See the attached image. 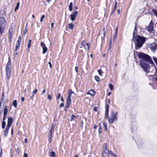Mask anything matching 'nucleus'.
<instances>
[{"label": "nucleus", "instance_id": "nucleus-1", "mask_svg": "<svg viewBox=\"0 0 157 157\" xmlns=\"http://www.w3.org/2000/svg\"><path fill=\"white\" fill-rule=\"evenodd\" d=\"M138 58L141 59L140 60H144L145 62H148L149 63L151 64L152 67L155 65L151 58L148 55L140 52L138 54Z\"/></svg>", "mask_w": 157, "mask_h": 157}, {"label": "nucleus", "instance_id": "nucleus-2", "mask_svg": "<svg viewBox=\"0 0 157 157\" xmlns=\"http://www.w3.org/2000/svg\"><path fill=\"white\" fill-rule=\"evenodd\" d=\"M146 40V38L144 36L138 35L136 38V42L135 43V48L137 50L140 48Z\"/></svg>", "mask_w": 157, "mask_h": 157}, {"label": "nucleus", "instance_id": "nucleus-3", "mask_svg": "<svg viewBox=\"0 0 157 157\" xmlns=\"http://www.w3.org/2000/svg\"><path fill=\"white\" fill-rule=\"evenodd\" d=\"M144 60H140V64L141 67L147 74L150 72L151 67Z\"/></svg>", "mask_w": 157, "mask_h": 157}, {"label": "nucleus", "instance_id": "nucleus-4", "mask_svg": "<svg viewBox=\"0 0 157 157\" xmlns=\"http://www.w3.org/2000/svg\"><path fill=\"white\" fill-rule=\"evenodd\" d=\"M13 123V118L11 117H9L8 119V122L7 124L6 128L4 131V136L6 137L8 133L9 130L10 128L12 125Z\"/></svg>", "mask_w": 157, "mask_h": 157}, {"label": "nucleus", "instance_id": "nucleus-5", "mask_svg": "<svg viewBox=\"0 0 157 157\" xmlns=\"http://www.w3.org/2000/svg\"><path fill=\"white\" fill-rule=\"evenodd\" d=\"M6 21L3 17H0V33L2 34L6 26Z\"/></svg>", "mask_w": 157, "mask_h": 157}, {"label": "nucleus", "instance_id": "nucleus-6", "mask_svg": "<svg viewBox=\"0 0 157 157\" xmlns=\"http://www.w3.org/2000/svg\"><path fill=\"white\" fill-rule=\"evenodd\" d=\"M111 117L109 118L108 116V117H106L107 119H108L109 122L111 124L114 121H116L117 120L118 118L117 117V115L115 114V113L113 110H112L111 111L110 114Z\"/></svg>", "mask_w": 157, "mask_h": 157}, {"label": "nucleus", "instance_id": "nucleus-7", "mask_svg": "<svg viewBox=\"0 0 157 157\" xmlns=\"http://www.w3.org/2000/svg\"><path fill=\"white\" fill-rule=\"evenodd\" d=\"M11 66L10 63L9 61L7 63L6 67V78L9 79L11 76Z\"/></svg>", "mask_w": 157, "mask_h": 157}, {"label": "nucleus", "instance_id": "nucleus-8", "mask_svg": "<svg viewBox=\"0 0 157 157\" xmlns=\"http://www.w3.org/2000/svg\"><path fill=\"white\" fill-rule=\"evenodd\" d=\"M78 12L77 11H75L74 12L72 13L70 15L71 20L72 21H74L75 19V18L77 16Z\"/></svg>", "mask_w": 157, "mask_h": 157}, {"label": "nucleus", "instance_id": "nucleus-9", "mask_svg": "<svg viewBox=\"0 0 157 157\" xmlns=\"http://www.w3.org/2000/svg\"><path fill=\"white\" fill-rule=\"evenodd\" d=\"M146 29L150 33L153 30V24L151 21L148 26L146 28Z\"/></svg>", "mask_w": 157, "mask_h": 157}, {"label": "nucleus", "instance_id": "nucleus-10", "mask_svg": "<svg viewBox=\"0 0 157 157\" xmlns=\"http://www.w3.org/2000/svg\"><path fill=\"white\" fill-rule=\"evenodd\" d=\"M150 48L152 51L154 52L157 49V44L153 43L150 45Z\"/></svg>", "mask_w": 157, "mask_h": 157}, {"label": "nucleus", "instance_id": "nucleus-11", "mask_svg": "<svg viewBox=\"0 0 157 157\" xmlns=\"http://www.w3.org/2000/svg\"><path fill=\"white\" fill-rule=\"evenodd\" d=\"M40 45L43 49L42 53L43 54H45L47 51V48L43 42H41Z\"/></svg>", "mask_w": 157, "mask_h": 157}, {"label": "nucleus", "instance_id": "nucleus-12", "mask_svg": "<svg viewBox=\"0 0 157 157\" xmlns=\"http://www.w3.org/2000/svg\"><path fill=\"white\" fill-rule=\"evenodd\" d=\"M109 104H106L105 105V117H108L109 112Z\"/></svg>", "mask_w": 157, "mask_h": 157}, {"label": "nucleus", "instance_id": "nucleus-13", "mask_svg": "<svg viewBox=\"0 0 157 157\" xmlns=\"http://www.w3.org/2000/svg\"><path fill=\"white\" fill-rule=\"evenodd\" d=\"M109 151H104L102 154L103 157H109Z\"/></svg>", "mask_w": 157, "mask_h": 157}, {"label": "nucleus", "instance_id": "nucleus-14", "mask_svg": "<svg viewBox=\"0 0 157 157\" xmlns=\"http://www.w3.org/2000/svg\"><path fill=\"white\" fill-rule=\"evenodd\" d=\"M95 94V91L93 90H90V91L88 92L87 94H90L92 96H94Z\"/></svg>", "mask_w": 157, "mask_h": 157}, {"label": "nucleus", "instance_id": "nucleus-15", "mask_svg": "<svg viewBox=\"0 0 157 157\" xmlns=\"http://www.w3.org/2000/svg\"><path fill=\"white\" fill-rule=\"evenodd\" d=\"M71 102H67L66 101V107H65L64 110L65 111H67L68 109V108L69 107V105Z\"/></svg>", "mask_w": 157, "mask_h": 157}, {"label": "nucleus", "instance_id": "nucleus-16", "mask_svg": "<svg viewBox=\"0 0 157 157\" xmlns=\"http://www.w3.org/2000/svg\"><path fill=\"white\" fill-rule=\"evenodd\" d=\"M68 96L67 99V102H71V94L70 93H68Z\"/></svg>", "mask_w": 157, "mask_h": 157}, {"label": "nucleus", "instance_id": "nucleus-17", "mask_svg": "<svg viewBox=\"0 0 157 157\" xmlns=\"http://www.w3.org/2000/svg\"><path fill=\"white\" fill-rule=\"evenodd\" d=\"M90 44L89 43H87L86 45L84 48L86 50H89L90 49Z\"/></svg>", "mask_w": 157, "mask_h": 157}, {"label": "nucleus", "instance_id": "nucleus-18", "mask_svg": "<svg viewBox=\"0 0 157 157\" xmlns=\"http://www.w3.org/2000/svg\"><path fill=\"white\" fill-rule=\"evenodd\" d=\"M49 155L50 157L52 156L53 157H55L56 156V153L55 152H54V151H52L51 152H49Z\"/></svg>", "mask_w": 157, "mask_h": 157}, {"label": "nucleus", "instance_id": "nucleus-19", "mask_svg": "<svg viewBox=\"0 0 157 157\" xmlns=\"http://www.w3.org/2000/svg\"><path fill=\"white\" fill-rule=\"evenodd\" d=\"M7 112H8V109L7 108V107L6 106L4 109L3 115L6 116V115L7 114Z\"/></svg>", "mask_w": 157, "mask_h": 157}, {"label": "nucleus", "instance_id": "nucleus-20", "mask_svg": "<svg viewBox=\"0 0 157 157\" xmlns=\"http://www.w3.org/2000/svg\"><path fill=\"white\" fill-rule=\"evenodd\" d=\"M72 6H73V3L72 2H71L70 3L69 5L68 6L69 10L70 11H71L72 10Z\"/></svg>", "mask_w": 157, "mask_h": 157}, {"label": "nucleus", "instance_id": "nucleus-21", "mask_svg": "<svg viewBox=\"0 0 157 157\" xmlns=\"http://www.w3.org/2000/svg\"><path fill=\"white\" fill-rule=\"evenodd\" d=\"M103 149L104 150V151H106V150H109L107 149V144L106 143H105L103 146Z\"/></svg>", "mask_w": 157, "mask_h": 157}, {"label": "nucleus", "instance_id": "nucleus-22", "mask_svg": "<svg viewBox=\"0 0 157 157\" xmlns=\"http://www.w3.org/2000/svg\"><path fill=\"white\" fill-rule=\"evenodd\" d=\"M105 28L104 27L103 29V36H101V39L102 40L104 39L105 37Z\"/></svg>", "mask_w": 157, "mask_h": 157}, {"label": "nucleus", "instance_id": "nucleus-23", "mask_svg": "<svg viewBox=\"0 0 157 157\" xmlns=\"http://www.w3.org/2000/svg\"><path fill=\"white\" fill-rule=\"evenodd\" d=\"M77 118V117L74 115H72L70 117V121H72L74 120L75 118Z\"/></svg>", "mask_w": 157, "mask_h": 157}, {"label": "nucleus", "instance_id": "nucleus-24", "mask_svg": "<svg viewBox=\"0 0 157 157\" xmlns=\"http://www.w3.org/2000/svg\"><path fill=\"white\" fill-rule=\"evenodd\" d=\"M31 41H32V40L31 39H30L29 40V43H28V45H27V47H28V49H29L30 48L32 45Z\"/></svg>", "mask_w": 157, "mask_h": 157}, {"label": "nucleus", "instance_id": "nucleus-25", "mask_svg": "<svg viewBox=\"0 0 157 157\" xmlns=\"http://www.w3.org/2000/svg\"><path fill=\"white\" fill-rule=\"evenodd\" d=\"M137 27L136 25L134 28V30L133 33V35H135V34L137 33Z\"/></svg>", "mask_w": 157, "mask_h": 157}, {"label": "nucleus", "instance_id": "nucleus-26", "mask_svg": "<svg viewBox=\"0 0 157 157\" xmlns=\"http://www.w3.org/2000/svg\"><path fill=\"white\" fill-rule=\"evenodd\" d=\"M53 127V125H52L51 126V129L48 135H52V134L53 133V131H52Z\"/></svg>", "mask_w": 157, "mask_h": 157}, {"label": "nucleus", "instance_id": "nucleus-27", "mask_svg": "<svg viewBox=\"0 0 157 157\" xmlns=\"http://www.w3.org/2000/svg\"><path fill=\"white\" fill-rule=\"evenodd\" d=\"M117 2H115V4H114V8L113 10V11L112 13H111V15L116 10V8H117Z\"/></svg>", "mask_w": 157, "mask_h": 157}, {"label": "nucleus", "instance_id": "nucleus-28", "mask_svg": "<svg viewBox=\"0 0 157 157\" xmlns=\"http://www.w3.org/2000/svg\"><path fill=\"white\" fill-rule=\"evenodd\" d=\"M6 125V123L5 121H2V129L5 128Z\"/></svg>", "mask_w": 157, "mask_h": 157}, {"label": "nucleus", "instance_id": "nucleus-29", "mask_svg": "<svg viewBox=\"0 0 157 157\" xmlns=\"http://www.w3.org/2000/svg\"><path fill=\"white\" fill-rule=\"evenodd\" d=\"M20 5V3L19 2H17V4L15 8L14 9V11L15 12L17 10L19 7Z\"/></svg>", "mask_w": 157, "mask_h": 157}, {"label": "nucleus", "instance_id": "nucleus-30", "mask_svg": "<svg viewBox=\"0 0 157 157\" xmlns=\"http://www.w3.org/2000/svg\"><path fill=\"white\" fill-rule=\"evenodd\" d=\"M68 28L70 29H72L74 28V25L72 23L68 24Z\"/></svg>", "mask_w": 157, "mask_h": 157}, {"label": "nucleus", "instance_id": "nucleus-31", "mask_svg": "<svg viewBox=\"0 0 157 157\" xmlns=\"http://www.w3.org/2000/svg\"><path fill=\"white\" fill-rule=\"evenodd\" d=\"M20 43H17H17L16 44V49L15 50V51H17L18 49L20 47Z\"/></svg>", "mask_w": 157, "mask_h": 157}, {"label": "nucleus", "instance_id": "nucleus-32", "mask_svg": "<svg viewBox=\"0 0 157 157\" xmlns=\"http://www.w3.org/2000/svg\"><path fill=\"white\" fill-rule=\"evenodd\" d=\"M109 87L111 90H114V86L111 84H109Z\"/></svg>", "mask_w": 157, "mask_h": 157}, {"label": "nucleus", "instance_id": "nucleus-33", "mask_svg": "<svg viewBox=\"0 0 157 157\" xmlns=\"http://www.w3.org/2000/svg\"><path fill=\"white\" fill-rule=\"evenodd\" d=\"M13 105L15 108H16L17 107V103L16 100H15L14 101L13 103Z\"/></svg>", "mask_w": 157, "mask_h": 157}, {"label": "nucleus", "instance_id": "nucleus-34", "mask_svg": "<svg viewBox=\"0 0 157 157\" xmlns=\"http://www.w3.org/2000/svg\"><path fill=\"white\" fill-rule=\"evenodd\" d=\"M102 132V130L101 128V126L100 124H99V127L98 129V132L99 133H101Z\"/></svg>", "mask_w": 157, "mask_h": 157}, {"label": "nucleus", "instance_id": "nucleus-35", "mask_svg": "<svg viewBox=\"0 0 157 157\" xmlns=\"http://www.w3.org/2000/svg\"><path fill=\"white\" fill-rule=\"evenodd\" d=\"M109 154H110V155H112L114 156L115 157H117L116 155L113 153L112 151H109Z\"/></svg>", "mask_w": 157, "mask_h": 157}, {"label": "nucleus", "instance_id": "nucleus-36", "mask_svg": "<svg viewBox=\"0 0 157 157\" xmlns=\"http://www.w3.org/2000/svg\"><path fill=\"white\" fill-rule=\"evenodd\" d=\"M52 136V135H48V140L49 143L51 142V141Z\"/></svg>", "mask_w": 157, "mask_h": 157}, {"label": "nucleus", "instance_id": "nucleus-37", "mask_svg": "<svg viewBox=\"0 0 157 157\" xmlns=\"http://www.w3.org/2000/svg\"><path fill=\"white\" fill-rule=\"evenodd\" d=\"M103 126L105 128V130H107V123H104L103 124Z\"/></svg>", "mask_w": 157, "mask_h": 157}, {"label": "nucleus", "instance_id": "nucleus-38", "mask_svg": "<svg viewBox=\"0 0 157 157\" xmlns=\"http://www.w3.org/2000/svg\"><path fill=\"white\" fill-rule=\"evenodd\" d=\"M87 43L86 42V41H83L81 43V45H82L83 47H84L87 44Z\"/></svg>", "mask_w": 157, "mask_h": 157}, {"label": "nucleus", "instance_id": "nucleus-39", "mask_svg": "<svg viewBox=\"0 0 157 157\" xmlns=\"http://www.w3.org/2000/svg\"><path fill=\"white\" fill-rule=\"evenodd\" d=\"M94 78L95 80L97 82H99L100 81V78L98 76H95Z\"/></svg>", "mask_w": 157, "mask_h": 157}, {"label": "nucleus", "instance_id": "nucleus-40", "mask_svg": "<svg viewBox=\"0 0 157 157\" xmlns=\"http://www.w3.org/2000/svg\"><path fill=\"white\" fill-rule=\"evenodd\" d=\"M152 12L157 17V10L155 9H153Z\"/></svg>", "mask_w": 157, "mask_h": 157}, {"label": "nucleus", "instance_id": "nucleus-41", "mask_svg": "<svg viewBox=\"0 0 157 157\" xmlns=\"http://www.w3.org/2000/svg\"><path fill=\"white\" fill-rule=\"evenodd\" d=\"M13 27L11 26L9 30V33H12L13 32Z\"/></svg>", "mask_w": 157, "mask_h": 157}, {"label": "nucleus", "instance_id": "nucleus-42", "mask_svg": "<svg viewBox=\"0 0 157 157\" xmlns=\"http://www.w3.org/2000/svg\"><path fill=\"white\" fill-rule=\"evenodd\" d=\"M45 17V16L44 15H42V16H41L40 19V21L41 22H42L43 21V20Z\"/></svg>", "mask_w": 157, "mask_h": 157}, {"label": "nucleus", "instance_id": "nucleus-43", "mask_svg": "<svg viewBox=\"0 0 157 157\" xmlns=\"http://www.w3.org/2000/svg\"><path fill=\"white\" fill-rule=\"evenodd\" d=\"M117 34V32L115 31V34L114 36V40L116 38Z\"/></svg>", "mask_w": 157, "mask_h": 157}, {"label": "nucleus", "instance_id": "nucleus-44", "mask_svg": "<svg viewBox=\"0 0 157 157\" xmlns=\"http://www.w3.org/2000/svg\"><path fill=\"white\" fill-rule=\"evenodd\" d=\"M28 24L27 23L26 27H25V29L24 30V34H25L27 32V26Z\"/></svg>", "mask_w": 157, "mask_h": 157}, {"label": "nucleus", "instance_id": "nucleus-45", "mask_svg": "<svg viewBox=\"0 0 157 157\" xmlns=\"http://www.w3.org/2000/svg\"><path fill=\"white\" fill-rule=\"evenodd\" d=\"M37 89H36L35 90L33 91V96L37 92Z\"/></svg>", "mask_w": 157, "mask_h": 157}, {"label": "nucleus", "instance_id": "nucleus-46", "mask_svg": "<svg viewBox=\"0 0 157 157\" xmlns=\"http://www.w3.org/2000/svg\"><path fill=\"white\" fill-rule=\"evenodd\" d=\"M68 93H70L71 94H75L74 92L71 90H68Z\"/></svg>", "mask_w": 157, "mask_h": 157}, {"label": "nucleus", "instance_id": "nucleus-47", "mask_svg": "<svg viewBox=\"0 0 157 157\" xmlns=\"http://www.w3.org/2000/svg\"><path fill=\"white\" fill-rule=\"evenodd\" d=\"M98 73L99 75H101V69H99L98 71Z\"/></svg>", "mask_w": 157, "mask_h": 157}, {"label": "nucleus", "instance_id": "nucleus-48", "mask_svg": "<svg viewBox=\"0 0 157 157\" xmlns=\"http://www.w3.org/2000/svg\"><path fill=\"white\" fill-rule=\"evenodd\" d=\"M21 37L20 36H19V39H18V40L17 41V42L21 43Z\"/></svg>", "mask_w": 157, "mask_h": 157}, {"label": "nucleus", "instance_id": "nucleus-49", "mask_svg": "<svg viewBox=\"0 0 157 157\" xmlns=\"http://www.w3.org/2000/svg\"><path fill=\"white\" fill-rule=\"evenodd\" d=\"M19 148L18 147L17 149L16 150V153L18 154L19 155Z\"/></svg>", "mask_w": 157, "mask_h": 157}, {"label": "nucleus", "instance_id": "nucleus-50", "mask_svg": "<svg viewBox=\"0 0 157 157\" xmlns=\"http://www.w3.org/2000/svg\"><path fill=\"white\" fill-rule=\"evenodd\" d=\"M48 98L49 100H50L51 99V97L50 94H49L48 95Z\"/></svg>", "mask_w": 157, "mask_h": 157}, {"label": "nucleus", "instance_id": "nucleus-51", "mask_svg": "<svg viewBox=\"0 0 157 157\" xmlns=\"http://www.w3.org/2000/svg\"><path fill=\"white\" fill-rule=\"evenodd\" d=\"M60 94L59 93L56 97V99H59L60 98Z\"/></svg>", "mask_w": 157, "mask_h": 157}, {"label": "nucleus", "instance_id": "nucleus-52", "mask_svg": "<svg viewBox=\"0 0 157 157\" xmlns=\"http://www.w3.org/2000/svg\"><path fill=\"white\" fill-rule=\"evenodd\" d=\"M78 67L77 66H76L75 67V71L76 72H78Z\"/></svg>", "mask_w": 157, "mask_h": 157}, {"label": "nucleus", "instance_id": "nucleus-53", "mask_svg": "<svg viewBox=\"0 0 157 157\" xmlns=\"http://www.w3.org/2000/svg\"><path fill=\"white\" fill-rule=\"evenodd\" d=\"M9 39H10L12 37V33H9Z\"/></svg>", "mask_w": 157, "mask_h": 157}, {"label": "nucleus", "instance_id": "nucleus-54", "mask_svg": "<svg viewBox=\"0 0 157 157\" xmlns=\"http://www.w3.org/2000/svg\"><path fill=\"white\" fill-rule=\"evenodd\" d=\"M64 105V103H62L60 104L59 107H63Z\"/></svg>", "mask_w": 157, "mask_h": 157}, {"label": "nucleus", "instance_id": "nucleus-55", "mask_svg": "<svg viewBox=\"0 0 157 157\" xmlns=\"http://www.w3.org/2000/svg\"><path fill=\"white\" fill-rule=\"evenodd\" d=\"M45 91H46L45 89H44L43 90V91H42V93L41 94V95H43L45 92Z\"/></svg>", "mask_w": 157, "mask_h": 157}, {"label": "nucleus", "instance_id": "nucleus-56", "mask_svg": "<svg viewBox=\"0 0 157 157\" xmlns=\"http://www.w3.org/2000/svg\"><path fill=\"white\" fill-rule=\"evenodd\" d=\"M6 116H4L3 115V119H2V121H5V119H6Z\"/></svg>", "mask_w": 157, "mask_h": 157}, {"label": "nucleus", "instance_id": "nucleus-57", "mask_svg": "<svg viewBox=\"0 0 157 157\" xmlns=\"http://www.w3.org/2000/svg\"><path fill=\"white\" fill-rule=\"evenodd\" d=\"M24 157H28V155L27 153H25L24 155Z\"/></svg>", "mask_w": 157, "mask_h": 157}, {"label": "nucleus", "instance_id": "nucleus-58", "mask_svg": "<svg viewBox=\"0 0 157 157\" xmlns=\"http://www.w3.org/2000/svg\"><path fill=\"white\" fill-rule=\"evenodd\" d=\"M1 101H2V102L4 101V97H2V98H1Z\"/></svg>", "mask_w": 157, "mask_h": 157}, {"label": "nucleus", "instance_id": "nucleus-59", "mask_svg": "<svg viewBox=\"0 0 157 157\" xmlns=\"http://www.w3.org/2000/svg\"><path fill=\"white\" fill-rule=\"evenodd\" d=\"M135 35H133V38L132 39V41H134V39L135 37Z\"/></svg>", "mask_w": 157, "mask_h": 157}, {"label": "nucleus", "instance_id": "nucleus-60", "mask_svg": "<svg viewBox=\"0 0 157 157\" xmlns=\"http://www.w3.org/2000/svg\"><path fill=\"white\" fill-rule=\"evenodd\" d=\"M24 97H21V101H24Z\"/></svg>", "mask_w": 157, "mask_h": 157}, {"label": "nucleus", "instance_id": "nucleus-61", "mask_svg": "<svg viewBox=\"0 0 157 157\" xmlns=\"http://www.w3.org/2000/svg\"><path fill=\"white\" fill-rule=\"evenodd\" d=\"M94 111H97V108L96 107H95L94 109H93Z\"/></svg>", "mask_w": 157, "mask_h": 157}, {"label": "nucleus", "instance_id": "nucleus-62", "mask_svg": "<svg viewBox=\"0 0 157 157\" xmlns=\"http://www.w3.org/2000/svg\"><path fill=\"white\" fill-rule=\"evenodd\" d=\"M49 63V66H50V67L51 68L52 67V65L51 63L50 62H49V63Z\"/></svg>", "mask_w": 157, "mask_h": 157}, {"label": "nucleus", "instance_id": "nucleus-63", "mask_svg": "<svg viewBox=\"0 0 157 157\" xmlns=\"http://www.w3.org/2000/svg\"><path fill=\"white\" fill-rule=\"evenodd\" d=\"M13 128H12L11 130V134L12 135L13 134Z\"/></svg>", "mask_w": 157, "mask_h": 157}, {"label": "nucleus", "instance_id": "nucleus-64", "mask_svg": "<svg viewBox=\"0 0 157 157\" xmlns=\"http://www.w3.org/2000/svg\"><path fill=\"white\" fill-rule=\"evenodd\" d=\"M61 100L62 101H64V99L63 98V97H62L61 98Z\"/></svg>", "mask_w": 157, "mask_h": 157}]
</instances>
